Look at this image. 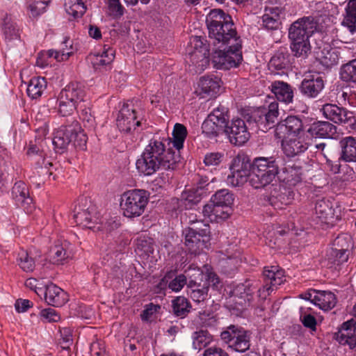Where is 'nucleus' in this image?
Returning a JSON list of instances; mask_svg holds the SVG:
<instances>
[{
    "instance_id": "1",
    "label": "nucleus",
    "mask_w": 356,
    "mask_h": 356,
    "mask_svg": "<svg viewBox=\"0 0 356 356\" xmlns=\"http://www.w3.org/2000/svg\"><path fill=\"white\" fill-rule=\"evenodd\" d=\"M169 138H153L145 147L136 162L138 172L144 176H151L159 170H174L179 155L170 148L166 149Z\"/></svg>"
},
{
    "instance_id": "2",
    "label": "nucleus",
    "mask_w": 356,
    "mask_h": 356,
    "mask_svg": "<svg viewBox=\"0 0 356 356\" xmlns=\"http://www.w3.org/2000/svg\"><path fill=\"white\" fill-rule=\"evenodd\" d=\"M209 36L213 40V44L241 41L236 30L232 17L220 9L211 10L207 17Z\"/></svg>"
},
{
    "instance_id": "3",
    "label": "nucleus",
    "mask_w": 356,
    "mask_h": 356,
    "mask_svg": "<svg viewBox=\"0 0 356 356\" xmlns=\"http://www.w3.org/2000/svg\"><path fill=\"white\" fill-rule=\"evenodd\" d=\"M316 24L309 17H302L294 22L289 29L291 49L296 57L305 58L311 52L309 38L316 30Z\"/></svg>"
},
{
    "instance_id": "4",
    "label": "nucleus",
    "mask_w": 356,
    "mask_h": 356,
    "mask_svg": "<svg viewBox=\"0 0 356 356\" xmlns=\"http://www.w3.org/2000/svg\"><path fill=\"white\" fill-rule=\"evenodd\" d=\"M88 137L76 120L61 125L54 133L53 145L56 151L63 153L70 143L81 149L86 147Z\"/></svg>"
},
{
    "instance_id": "5",
    "label": "nucleus",
    "mask_w": 356,
    "mask_h": 356,
    "mask_svg": "<svg viewBox=\"0 0 356 356\" xmlns=\"http://www.w3.org/2000/svg\"><path fill=\"white\" fill-rule=\"evenodd\" d=\"M278 172L279 165L273 156L255 158L249 183L254 188L264 187L273 181Z\"/></svg>"
},
{
    "instance_id": "6",
    "label": "nucleus",
    "mask_w": 356,
    "mask_h": 356,
    "mask_svg": "<svg viewBox=\"0 0 356 356\" xmlns=\"http://www.w3.org/2000/svg\"><path fill=\"white\" fill-rule=\"evenodd\" d=\"M149 199V193L143 189H131L124 192L120 202L122 215L128 218L140 216L147 208Z\"/></svg>"
},
{
    "instance_id": "7",
    "label": "nucleus",
    "mask_w": 356,
    "mask_h": 356,
    "mask_svg": "<svg viewBox=\"0 0 356 356\" xmlns=\"http://www.w3.org/2000/svg\"><path fill=\"white\" fill-rule=\"evenodd\" d=\"M219 49L213 51L212 54V63L214 67L219 70H229L237 67L243 59L241 48L242 42L238 44L234 42H228L218 44Z\"/></svg>"
},
{
    "instance_id": "8",
    "label": "nucleus",
    "mask_w": 356,
    "mask_h": 356,
    "mask_svg": "<svg viewBox=\"0 0 356 356\" xmlns=\"http://www.w3.org/2000/svg\"><path fill=\"white\" fill-rule=\"evenodd\" d=\"M206 40L200 36L190 39L187 62L195 73H202L209 65V50Z\"/></svg>"
},
{
    "instance_id": "9",
    "label": "nucleus",
    "mask_w": 356,
    "mask_h": 356,
    "mask_svg": "<svg viewBox=\"0 0 356 356\" xmlns=\"http://www.w3.org/2000/svg\"><path fill=\"white\" fill-rule=\"evenodd\" d=\"M116 125L120 131L127 134H138L142 128V118L137 113L132 102H124L116 118Z\"/></svg>"
},
{
    "instance_id": "10",
    "label": "nucleus",
    "mask_w": 356,
    "mask_h": 356,
    "mask_svg": "<svg viewBox=\"0 0 356 356\" xmlns=\"http://www.w3.org/2000/svg\"><path fill=\"white\" fill-rule=\"evenodd\" d=\"M203 227H187L183 230L184 244L191 254H199L208 248L210 241V227L203 224Z\"/></svg>"
},
{
    "instance_id": "11",
    "label": "nucleus",
    "mask_w": 356,
    "mask_h": 356,
    "mask_svg": "<svg viewBox=\"0 0 356 356\" xmlns=\"http://www.w3.org/2000/svg\"><path fill=\"white\" fill-rule=\"evenodd\" d=\"M278 115L279 104L275 99L269 97L262 106L253 113L252 118L259 129L266 132L274 126Z\"/></svg>"
},
{
    "instance_id": "12",
    "label": "nucleus",
    "mask_w": 356,
    "mask_h": 356,
    "mask_svg": "<svg viewBox=\"0 0 356 356\" xmlns=\"http://www.w3.org/2000/svg\"><path fill=\"white\" fill-rule=\"evenodd\" d=\"M251 163L245 154H238L230 164V174L227 176V183L234 187L239 186L245 183L248 177H250Z\"/></svg>"
},
{
    "instance_id": "13",
    "label": "nucleus",
    "mask_w": 356,
    "mask_h": 356,
    "mask_svg": "<svg viewBox=\"0 0 356 356\" xmlns=\"http://www.w3.org/2000/svg\"><path fill=\"white\" fill-rule=\"evenodd\" d=\"M220 337L223 341L236 351L243 353L250 348V336L241 327L231 325L221 332Z\"/></svg>"
},
{
    "instance_id": "14",
    "label": "nucleus",
    "mask_w": 356,
    "mask_h": 356,
    "mask_svg": "<svg viewBox=\"0 0 356 356\" xmlns=\"http://www.w3.org/2000/svg\"><path fill=\"white\" fill-rule=\"evenodd\" d=\"M27 155L31 157L35 163V170L31 177V181L38 187H40L44 181L43 180L38 181L37 177H41L44 175H51L52 172L50 170V168L53 165L52 163L47 161L44 157V152L35 145H29L27 149Z\"/></svg>"
},
{
    "instance_id": "15",
    "label": "nucleus",
    "mask_w": 356,
    "mask_h": 356,
    "mask_svg": "<svg viewBox=\"0 0 356 356\" xmlns=\"http://www.w3.org/2000/svg\"><path fill=\"white\" fill-rule=\"evenodd\" d=\"M280 139L282 140V150L289 157H293L306 151L312 140L306 133L302 135L293 134Z\"/></svg>"
},
{
    "instance_id": "16",
    "label": "nucleus",
    "mask_w": 356,
    "mask_h": 356,
    "mask_svg": "<svg viewBox=\"0 0 356 356\" xmlns=\"http://www.w3.org/2000/svg\"><path fill=\"white\" fill-rule=\"evenodd\" d=\"M265 285L258 289V296L266 299L274 287L281 285L285 281L284 270L277 266L266 267L264 270Z\"/></svg>"
},
{
    "instance_id": "17",
    "label": "nucleus",
    "mask_w": 356,
    "mask_h": 356,
    "mask_svg": "<svg viewBox=\"0 0 356 356\" xmlns=\"http://www.w3.org/2000/svg\"><path fill=\"white\" fill-rule=\"evenodd\" d=\"M224 133L227 136L229 142L235 145L245 144L250 136L245 121L241 118L228 122L224 127Z\"/></svg>"
},
{
    "instance_id": "18",
    "label": "nucleus",
    "mask_w": 356,
    "mask_h": 356,
    "mask_svg": "<svg viewBox=\"0 0 356 356\" xmlns=\"http://www.w3.org/2000/svg\"><path fill=\"white\" fill-rule=\"evenodd\" d=\"M302 133H305L302 129V122L294 115H289L278 122L275 129V136L277 138H285L293 134L302 135Z\"/></svg>"
},
{
    "instance_id": "19",
    "label": "nucleus",
    "mask_w": 356,
    "mask_h": 356,
    "mask_svg": "<svg viewBox=\"0 0 356 356\" xmlns=\"http://www.w3.org/2000/svg\"><path fill=\"white\" fill-rule=\"evenodd\" d=\"M303 170L300 163L289 161L281 170L280 178L286 186L293 187L302 182Z\"/></svg>"
},
{
    "instance_id": "20",
    "label": "nucleus",
    "mask_w": 356,
    "mask_h": 356,
    "mask_svg": "<svg viewBox=\"0 0 356 356\" xmlns=\"http://www.w3.org/2000/svg\"><path fill=\"white\" fill-rule=\"evenodd\" d=\"M220 86L221 80L217 76H204L200 79L195 92L200 98H211L219 93Z\"/></svg>"
},
{
    "instance_id": "21",
    "label": "nucleus",
    "mask_w": 356,
    "mask_h": 356,
    "mask_svg": "<svg viewBox=\"0 0 356 356\" xmlns=\"http://www.w3.org/2000/svg\"><path fill=\"white\" fill-rule=\"evenodd\" d=\"M324 88V81L318 74L307 76L301 82L300 92L308 98H315Z\"/></svg>"
},
{
    "instance_id": "22",
    "label": "nucleus",
    "mask_w": 356,
    "mask_h": 356,
    "mask_svg": "<svg viewBox=\"0 0 356 356\" xmlns=\"http://www.w3.org/2000/svg\"><path fill=\"white\" fill-rule=\"evenodd\" d=\"M323 116L334 123H346L354 118L353 113L336 104H326L321 108Z\"/></svg>"
},
{
    "instance_id": "23",
    "label": "nucleus",
    "mask_w": 356,
    "mask_h": 356,
    "mask_svg": "<svg viewBox=\"0 0 356 356\" xmlns=\"http://www.w3.org/2000/svg\"><path fill=\"white\" fill-rule=\"evenodd\" d=\"M356 323L348 321L343 323L336 334L337 341L341 345L348 346L350 349L356 350Z\"/></svg>"
},
{
    "instance_id": "24",
    "label": "nucleus",
    "mask_w": 356,
    "mask_h": 356,
    "mask_svg": "<svg viewBox=\"0 0 356 356\" xmlns=\"http://www.w3.org/2000/svg\"><path fill=\"white\" fill-rule=\"evenodd\" d=\"M259 289L257 282L247 280L244 283L237 284L232 293L234 298L238 299L236 300V303L243 306L252 300L254 291Z\"/></svg>"
},
{
    "instance_id": "25",
    "label": "nucleus",
    "mask_w": 356,
    "mask_h": 356,
    "mask_svg": "<svg viewBox=\"0 0 356 356\" xmlns=\"http://www.w3.org/2000/svg\"><path fill=\"white\" fill-rule=\"evenodd\" d=\"M73 218L78 226L88 229L93 228L99 220L94 207H89L87 209L76 207Z\"/></svg>"
},
{
    "instance_id": "26",
    "label": "nucleus",
    "mask_w": 356,
    "mask_h": 356,
    "mask_svg": "<svg viewBox=\"0 0 356 356\" xmlns=\"http://www.w3.org/2000/svg\"><path fill=\"white\" fill-rule=\"evenodd\" d=\"M72 244L66 240H58L50 250V258L54 264H63L72 257Z\"/></svg>"
},
{
    "instance_id": "27",
    "label": "nucleus",
    "mask_w": 356,
    "mask_h": 356,
    "mask_svg": "<svg viewBox=\"0 0 356 356\" xmlns=\"http://www.w3.org/2000/svg\"><path fill=\"white\" fill-rule=\"evenodd\" d=\"M45 302L54 307H61L68 300V295L57 285L50 283L45 287Z\"/></svg>"
},
{
    "instance_id": "28",
    "label": "nucleus",
    "mask_w": 356,
    "mask_h": 356,
    "mask_svg": "<svg viewBox=\"0 0 356 356\" xmlns=\"http://www.w3.org/2000/svg\"><path fill=\"white\" fill-rule=\"evenodd\" d=\"M232 213L231 210L225 209L222 206L217 205L211 202L205 204L202 213L211 222H220L227 220Z\"/></svg>"
},
{
    "instance_id": "29",
    "label": "nucleus",
    "mask_w": 356,
    "mask_h": 356,
    "mask_svg": "<svg viewBox=\"0 0 356 356\" xmlns=\"http://www.w3.org/2000/svg\"><path fill=\"white\" fill-rule=\"evenodd\" d=\"M306 134L310 138H333L337 134V127L329 122H315L311 124Z\"/></svg>"
},
{
    "instance_id": "30",
    "label": "nucleus",
    "mask_w": 356,
    "mask_h": 356,
    "mask_svg": "<svg viewBox=\"0 0 356 356\" xmlns=\"http://www.w3.org/2000/svg\"><path fill=\"white\" fill-rule=\"evenodd\" d=\"M60 94L63 95L64 99L72 102L77 106L84 102L86 97L84 87L79 83H70Z\"/></svg>"
},
{
    "instance_id": "31",
    "label": "nucleus",
    "mask_w": 356,
    "mask_h": 356,
    "mask_svg": "<svg viewBox=\"0 0 356 356\" xmlns=\"http://www.w3.org/2000/svg\"><path fill=\"white\" fill-rule=\"evenodd\" d=\"M269 88L277 100L286 104L293 102V90L289 83L281 81H275L271 83Z\"/></svg>"
},
{
    "instance_id": "32",
    "label": "nucleus",
    "mask_w": 356,
    "mask_h": 356,
    "mask_svg": "<svg viewBox=\"0 0 356 356\" xmlns=\"http://www.w3.org/2000/svg\"><path fill=\"white\" fill-rule=\"evenodd\" d=\"M76 49L73 47V42L70 38H65L60 44L58 50L50 49L42 55L48 58H54L56 61H63L68 59L73 54Z\"/></svg>"
},
{
    "instance_id": "33",
    "label": "nucleus",
    "mask_w": 356,
    "mask_h": 356,
    "mask_svg": "<svg viewBox=\"0 0 356 356\" xmlns=\"http://www.w3.org/2000/svg\"><path fill=\"white\" fill-rule=\"evenodd\" d=\"M316 218L322 223L328 224L334 218V209L330 201L321 199L316 201L314 207Z\"/></svg>"
},
{
    "instance_id": "34",
    "label": "nucleus",
    "mask_w": 356,
    "mask_h": 356,
    "mask_svg": "<svg viewBox=\"0 0 356 356\" xmlns=\"http://www.w3.org/2000/svg\"><path fill=\"white\" fill-rule=\"evenodd\" d=\"M115 51L106 46L104 47V50L102 53H93L90 54L88 56V60L95 69H99L102 66L110 64L114 59Z\"/></svg>"
},
{
    "instance_id": "35",
    "label": "nucleus",
    "mask_w": 356,
    "mask_h": 356,
    "mask_svg": "<svg viewBox=\"0 0 356 356\" xmlns=\"http://www.w3.org/2000/svg\"><path fill=\"white\" fill-rule=\"evenodd\" d=\"M317 60L325 67H330L338 64L339 60V51L328 45L316 52Z\"/></svg>"
},
{
    "instance_id": "36",
    "label": "nucleus",
    "mask_w": 356,
    "mask_h": 356,
    "mask_svg": "<svg viewBox=\"0 0 356 356\" xmlns=\"http://www.w3.org/2000/svg\"><path fill=\"white\" fill-rule=\"evenodd\" d=\"M11 193L15 204L19 207H24L25 204H29L32 202L28 187L23 181L16 182L12 188Z\"/></svg>"
},
{
    "instance_id": "37",
    "label": "nucleus",
    "mask_w": 356,
    "mask_h": 356,
    "mask_svg": "<svg viewBox=\"0 0 356 356\" xmlns=\"http://www.w3.org/2000/svg\"><path fill=\"white\" fill-rule=\"evenodd\" d=\"M341 159L346 162H356V138L348 136L341 140Z\"/></svg>"
},
{
    "instance_id": "38",
    "label": "nucleus",
    "mask_w": 356,
    "mask_h": 356,
    "mask_svg": "<svg viewBox=\"0 0 356 356\" xmlns=\"http://www.w3.org/2000/svg\"><path fill=\"white\" fill-rule=\"evenodd\" d=\"M47 88V81L44 77L32 78L27 86L26 92L33 99L40 98Z\"/></svg>"
},
{
    "instance_id": "39",
    "label": "nucleus",
    "mask_w": 356,
    "mask_h": 356,
    "mask_svg": "<svg viewBox=\"0 0 356 356\" xmlns=\"http://www.w3.org/2000/svg\"><path fill=\"white\" fill-rule=\"evenodd\" d=\"M88 0H65L66 13L74 19L81 17L87 10Z\"/></svg>"
},
{
    "instance_id": "40",
    "label": "nucleus",
    "mask_w": 356,
    "mask_h": 356,
    "mask_svg": "<svg viewBox=\"0 0 356 356\" xmlns=\"http://www.w3.org/2000/svg\"><path fill=\"white\" fill-rule=\"evenodd\" d=\"M337 303L335 295L326 291H318L315 305L320 309L327 311L332 309Z\"/></svg>"
},
{
    "instance_id": "41",
    "label": "nucleus",
    "mask_w": 356,
    "mask_h": 356,
    "mask_svg": "<svg viewBox=\"0 0 356 356\" xmlns=\"http://www.w3.org/2000/svg\"><path fill=\"white\" fill-rule=\"evenodd\" d=\"M19 28L10 17H6L1 25V31L6 42L19 38Z\"/></svg>"
},
{
    "instance_id": "42",
    "label": "nucleus",
    "mask_w": 356,
    "mask_h": 356,
    "mask_svg": "<svg viewBox=\"0 0 356 356\" xmlns=\"http://www.w3.org/2000/svg\"><path fill=\"white\" fill-rule=\"evenodd\" d=\"M210 202L232 211V205L234 203L233 194L227 189H222L211 197Z\"/></svg>"
},
{
    "instance_id": "43",
    "label": "nucleus",
    "mask_w": 356,
    "mask_h": 356,
    "mask_svg": "<svg viewBox=\"0 0 356 356\" xmlns=\"http://www.w3.org/2000/svg\"><path fill=\"white\" fill-rule=\"evenodd\" d=\"M188 287L189 289L188 294L194 301L200 302L207 298L208 286H205V284L201 285L194 280H191L188 284Z\"/></svg>"
},
{
    "instance_id": "44",
    "label": "nucleus",
    "mask_w": 356,
    "mask_h": 356,
    "mask_svg": "<svg viewBox=\"0 0 356 356\" xmlns=\"http://www.w3.org/2000/svg\"><path fill=\"white\" fill-rule=\"evenodd\" d=\"M192 339L193 348L200 350L212 342L213 337L207 330H199L193 332Z\"/></svg>"
},
{
    "instance_id": "45",
    "label": "nucleus",
    "mask_w": 356,
    "mask_h": 356,
    "mask_svg": "<svg viewBox=\"0 0 356 356\" xmlns=\"http://www.w3.org/2000/svg\"><path fill=\"white\" fill-rule=\"evenodd\" d=\"M188 132L186 127L181 124L176 123L172 131V143L178 151L184 147V143Z\"/></svg>"
},
{
    "instance_id": "46",
    "label": "nucleus",
    "mask_w": 356,
    "mask_h": 356,
    "mask_svg": "<svg viewBox=\"0 0 356 356\" xmlns=\"http://www.w3.org/2000/svg\"><path fill=\"white\" fill-rule=\"evenodd\" d=\"M191 305L188 300L182 296H179L172 300V311L180 318L186 317L190 312Z\"/></svg>"
},
{
    "instance_id": "47",
    "label": "nucleus",
    "mask_w": 356,
    "mask_h": 356,
    "mask_svg": "<svg viewBox=\"0 0 356 356\" xmlns=\"http://www.w3.org/2000/svg\"><path fill=\"white\" fill-rule=\"evenodd\" d=\"M288 64L287 55L282 52H277L270 60L268 67L272 72L279 74V71L285 69Z\"/></svg>"
},
{
    "instance_id": "48",
    "label": "nucleus",
    "mask_w": 356,
    "mask_h": 356,
    "mask_svg": "<svg viewBox=\"0 0 356 356\" xmlns=\"http://www.w3.org/2000/svg\"><path fill=\"white\" fill-rule=\"evenodd\" d=\"M17 263L20 268L25 272H32L35 266L34 259L24 250H21L18 252Z\"/></svg>"
},
{
    "instance_id": "49",
    "label": "nucleus",
    "mask_w": 356,
    "mask_h": 356,
    "mask_svg": "<svg viewBox=\"0 0 356 356\" xmlns=\"http://www.w3.org/2000/svg\"><path fill=\"white\" fill-rule=\"evenodd\" d=\"M340 77L344 81L356 82V59H353L341 66Z\"/></svg>"
},
{
    "instance_id": "50",
    "label": "nucleus",
    "mask_w": 356,
    "mask_h": 356,
    "mask_svg": "<svg viewBox=\"0 0 356 356\" xmlns=\"http://www.w3.org/2000/svg\"><path fill=\"white\" fill-rule=\"evenodd\" d=\"M280 10L277 8H271L269 13L262 16L264 26L268 29H276L279 26Z\"/></svg>"
},
{
    "instance_id": "51",
    "label": "nucleus",
    "mask_w": 356,
    "mask_h": 356,
    "mask_svg": "<svg viewBox=\"0 0 356 356\" xmlns=\"http://www.w3.org/2000/svg\"><path fill=\"white\" fill-rule=\"evenodd\" d=\"M58 113L63 116L72 115L78 108L72 102L64 99L63 95L59 94L58 97Z\"/></svg>"
},
{
    "instance_id": "52",
    "label": "nucleus",
    "mask_w": 356,
    "mask_h": 356,
    "mask_svg": "<svg viewBox=\"0 0 356 356\" xmlns=\"http://www.w3.org/2000/svg\"><path fill=\"white\" fill-rule=\"evenodd\" d=\"M202 132L209 137L216 136L220 132H224L223 127L218 126V124L208 118L202 123Z\"/></svg>"
},
{
    "instance_id": "53",
    "label": "nucleus",
    "mask_w": 356,
    "mask_h": 356,
    "mask_svg": "<svg viewBox=\"0 0 356 356\" xmlns=\"http://www.w3.org/2000/svg\"><path fill=\"white\" fill-rule=\"evenodd\" d=\"M226 108L219 106L215 108L213 112L209 115L208 118L216 122L220 127H225L228 122L226 119Z\"/></svg>"
},
{
    "instance_id": "54",
    "label": "nucleus",
    "mask_w": 356,
    "mask_h": 356,
    "mask_svg": "<svg viewBox=\"0 0 356 356\" xmlns=\"http://www.w3.org/2000/svg\"><path fill=\"white\" fill-rule=\"evenodd\" d=\"M50 0H31L29 10L33 17H38L46 11Z\"/></svg>"
},
{
    "instance_id": "55",
    "label": "nucleus",
    "mask_w": 356,
    "mask_h": 356,
    "mask_svg": "<svg viewBox=\"0 0 356 356\" xmlns=\"http://www.w3.org/2000/svg\"><path fill=\"white\" fill-rule=\"evenodd\" d=\"M330 254L334 257L332 262L337 265H341L348 261L349 251L344 248H332Z\"/></svg>"
},
{
    "instance_id": "56",
    "label": "nucleus",
    "mask_w": 356,
    "mask_h": 356,
    "mask_svg": "<svg viewBox=\"0 0 356 356\" xmlns=\"http://www.w3.org/2000/svg\"><path fill=\"white\" fill-rule=\"evenodd\" d=\"M346 13L341 25L347 28L351 34H354L356 32V15L346 10Z\"/></svg>"
},
{
    "instance_id": "57",
    "label": "nucleus",
    "mask_w": 356,
    "mask_h": 356,
    "mask_svg": "<svg viewBox=\"0 0 356 356\" xmlns=\"http://www.w3.org/2000/svg\"><path fill=\"white\" fill-rule=\"evenodd\" d=\"M161 309V306L153 303L147 304L145 306V309L140 314L141 319L144 321H149L153 316L156 314Z\"/></svg>"
},
{
    "instance_id": "58",
    "label": "nucleus",
    "mask_w": 356,
    "mask_h": 356,
    "mask_svg": "<svg viewBox=\"0 0 356 356\" xmlns=\"http://www.w3.org/2000/svg\"><path fill=\"white\" fill-rule=\"evenodd\" d=\"M223 158V154L220 152H209L205 154L204 163L207 166H216L219 165Z\"/></svg>"
},
{
    "instance_id": "59",
    "label": "nucleus",
    "mask_w": 356,
    "mask_h": 356,
    "mask_svg": "<svg viewBox=\"0 0 356 356\" xmlns=\"http://www.w3.org/2000/svg\"><path fill=\"white\" fill-rule=\"evenodd\" d=\"M294 191L290 188H286L282 186L280 188V194L278 195L279 200L284 205L290 204L294 199Z\"/></svg>"
},
{
    "instance_id": "60",
    "label": "nucleus",
    "mask_w": 356,
    "mask_h": 356,
    "mask_svg": "<svg viewBox=\"0 0 356 356\" xmlns=\"http://www.w3.org/2000/svg\"><path fill=\"white\" fill-rule=\"evenodd\" d=\"M186 284V277L184 275H179L172 280L168 284L169 289L172 291L178 292Z\"/></svg>"
},
{
    "instance_id": "61",
    "label": "nucleus",
    "mask_w": 356,
    "mask_h": 356,
    "mask_svg": "<svg viewBox=\"0 0 356 356\" xmlns=\"http://www.w3.org/2000/svg\"><path fill=\"white\" fill-rule=\"evenodd\" d=\"M40 316L49 322H56L60 319V316L56 311L51 308L42 310L40 312Z\"/></svg>"
},
{
    "instance_id": "62",
    "label": "nucleus",
    "mask_w": 356,
    "mask_h": 356,
    "mask_svg": "<svg viewBox=\"0 0 356 356\" xmlns=\"http://www.w3.org/2000/svg\"><path fill=\"white\" fill-rule=\"evenodd\" d=\"M110 11L115 15L121 16L124 13V9L120 0H108V3Z\"/></svg>"
},
{
    "instance_id": "63",
    "label": "nucleus",
    "mask_w": 356,
    "mask_h": 356,
    "mask_svg": "<svg viewBox=\"0 0 356 356\" xmlns=\"http://www.w3.org/2000/svg\"><path fill=\"white\" fill-rule=\"evenodd\" d=\"M205 278H206V283L204 284L205 286H208V288L209 286H212L214 288L218 287V285L220 283V279L215 273L208 270L207 272V274L205 275Z\"/></svg>"
},
{
    "instance_id": "64",
    "label": "nucleus",
    "mask_w": 356,
    "mask_h": 356,
    "mask_svg": "<svg viewBox=\"0 0 356 356\" xmlns=\"http://www.w3.org/2000/svg\"><path fill=\"white\" fill-rule=\"evenodd\" d=\"M203 356H228V355L221 348L212 346L204 350Z\"/></svg>"
}]
</instances>
